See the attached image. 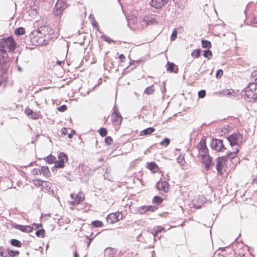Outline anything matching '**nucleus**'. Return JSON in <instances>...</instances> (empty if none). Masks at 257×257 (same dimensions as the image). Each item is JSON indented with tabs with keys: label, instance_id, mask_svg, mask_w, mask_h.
I'll use <instances>...</instances> for the list:
<instances>
[{
	"label": "nucleus",
	"instance_id": "obj_35",
	"mask_svg": "<svg viewBox=\"0 0 257 257\" xmlns=\"http://www.w3.org/2000/svg\"><path fill=\"white\" fill-rule=\"evenodd\" d=\"M201 50L200 49H196L194 50L191 53V56L192 57H195L196 58H198L200 56Z\"/></svg>",
	"mask_w": 257,
	"mask_h": 257
},
{
	"label": "nucleus",
	"instance_id": "obj_57",
	"mask_svg": "<svg viewBox=\"0 0 257 257\" xmlns=\"http://www.w3.org/2000/svg\"><path fill=\"white\" fill-rule=\"evenodd\" d=\"M73 137V134L72 133H70V134H68V137L69 139H71Z\"/></svg>",
	"mask_w": 257,
	"mask_h": 257
},
{
	"label": "nucleus",
	"instance_id": "obj_41",
	"mask_svg": "<svg viewBox=\"0 0 257 257\" xmlns=\"http://www.w3.org/2000/svg\"><path fill=\"white\" fill-rule=\"evenodd\" d=\"M114 252L115 251L113 249L109 248L106 250V253L108 254V257H113L115 254Z\"/></svg>",
	"mask_w": 257,
	"mask_h": 257
},
{
	"label": "nucleus",
	"instance_id": "obj_54",
	"mask_svg": "<svg viewBox=\"0 0 257 257\" xmlns=\"http://www.w3.org/2000/svg\"><path fill=\"white\" fill-rule=\"evenodd\" d=\"M253 22L254 24H257V15L254 16Z\"/></svg>",
	"mask_w": 257,
	"mask_h": 257
},
{
	"label": "nucleus",
	"instance_id": "obj_17",
	"mask_svg": "<svg viewBox=\"0 0 257 257\" xmlns=\"http://www.w3.org/2000/svg\"><path fill=\"white\" fill-rule=\"evenodd\" d=\"M199 151L201 154H208V150L206 145L205 139H201L199 143Z\"/></svg>",
	"mask_w": 257,
	"mask_h": 257
},
{
	"label": "nucleus",
	"instance_id": "obj_53",
	"mask_svg": "<svg viewBox=\"0 0 257 257\" xmlns=\"http://www.w3.org/2000/svg\"><path fill=\"white\" fill-rule=\"evenodd\" d=\"M62 132L64 135H66L67 134V129L65 127H63L62 129Z\"/></svg>",
	"mask_w": 257,
	"mask_h": 257
},
{
	"label": "nucleus",
	"instance_id": "obj_55",
	"mask_svg": "<svg viewBox=\"0 0 257 257\" xmlns=\"http://www.w3.org/2000/svg\"><path fill=\"white\" fill-rule=\"evenodd\" d=\"M70 197H71V198L72 199H73V200H74V199H75V194H74V193H71V194H70Z\"/></svg>",
	"mask_w": 257,
	"mask_h": 257
},
{
	"label": "nucleus",
	"instance_id": "obj_3",
	"mask_svg": "<svg viewBox=\"0 0 257 257\" xmlns=\"http://www.w3.org/2000/svg\"><path fill=\"white\" fill-rule=\"evenodd\" d=\"M243 135L240 133H233L227 138V142L231 147L239 146L241 143Z\"/></svg>",
	"mask_w": 257,
	"mask_h": 257
},
{
	"label": "nucleus",
	"instance_id": "obj_12",
	"mask_svg": "<svg viewBox=\"0 0 257 257\" xmlns=\"http://www.w3.org/2000/svg\"><path fill=\"white\" fill-rule=\"evenodd\" d=\"M156 187L159 191L167 193L169 191V184L165 181H159L156 184Z\"/></svg>",
	"mask_w": 257,
	"mask_h": 257
},
{
	"label": "nucleus",
	"instance_id": "obj_43",
	"mask_svg": "<svg viewBox=\"0 0 257 257\" xmlns=\"http://www.w3.org/2000/svg\"><path fill=\"white\" fill-rule=\"evenodd\" d=\"M206 95V91L205 90H201L199 91L198 95L199 98H204Z\"/></svg>",
	"mask_w": 257,
	"mask_h": 257
},
{
	"label": "nucleus",
	"instance_id": "obj_51",
	"mask_svg": "<svg viewBox=\"0 0 257 257\" xmlns=\"http://www.w3.org/2000/svg\"><path fill=\"white\" fill-rule=\"evenodd\" d=\"M92 25L94 28H96L97 30H98L99 25L98 23L94 21L92 23Z\"/></svg>",
	"mask_w": 257,
	"mask_h": 257
},
{
	"label": "nucleus",
	"instance_id": "obj_8",
	"mask_svg": "<svg viewBox=\"0 0 257 257\" xmlns=\"http://www.w3.org/2000/svg\"><path fill=\"white\" fill-rule=\"evenodd\" d=\"M158 208L156 205H143L137 208V212L140 215L146 213L148 211L155 212Z\"/></svg>",
	"mask_w": 257,
	"mask_h": 257
},
{
	"label": "nucleus",
	"instance_id": "obj_1",
	"mask_svg": "<svg viewBox=\"0 0 257 257\" xmlns=\"http://www.w3.org/2000/svg\"><path fill=\"white\" fill-rule=\"evenodd\" d=\"M16 43L12 37H8L0 39V72H7L9 64L8 55L5 49H9V51L14 52L16 49Z\"/></svg>",
	"mask_w": 257,
	"mask_h": 257
},
{
	"label": "nucleus",
	"instance_id": "obj_37",
	"mask_svg": "<svg viewBox=\"0 0 257 257\" xmlns=\"http://www.w3.org/2000/svg\"><path fill=\"white\" fill-rule=\"evenodd\" d=\"M148 168L151 170H154L158 168L157 165L154 162H150L148 165Z\"/></svg>",
	"mask_w": 257,
	"mask_h": 257
},
{
	"label": "nucleus",
	"instance_id": "obj_46",
	"mask_svg": "<svg viewBox=\"0 0 257 257\" xmlns=\"http://www.w3.org/2000/svg\"><path fill=\"white\" fill-rule=\"evenodd\" d=\"M223 75V71L221 69H219L217 71L216 73V77L217 78L221 77V76Z\"/></svg>",
	"mask_w": 257,
	"mask_h": 257
},
{
	"label": "nucleus",
	"instance_id": "obj_27",
	"mask_svg": "<svg viewBox=\"0 0 257 257\" xmlns=\"http://www.w3.org/2000/svg\"><path fill=\"white\" fill-rule=\"evenodd\" d=\"M163 199L162 197L159 196H155L153 198L152 202L157 205H159L163 202Z\"/></svg>",
	"mask_w": 257,
	"mask_h": 257
},
{
	"label": "nucleus",
	"instance_id": "obj_10",
	"mask_svg": "<svg viewBox=\"0 0 257 257\" xmlns=\"http://www.w3.org/2000/svg\"><path fill=\"white\" fill-rule=\"evenodd\" d=\"M68 6L67 0H58L55 5L56 10L54 13L55 15L56 16L59 15Z\"/></svg>",
	"mask_w": 257,
	"mask_h": 257
},
{
	"label": "nucleus",
	"instance_id": "obj_6",
	"mask_svg": "<svg viewBox=\"0 0 257 257\" xmlns=\"http://www.w3.org/2000/svg\"><path fill=\"white\" fill-rule=\"evenodd\" d=\"M210 146L212 149L217 152H222L226 150L223 140L221 139H213L210 142Z\"/></svg>",
	"mask_w": 257,
	"mask_h": 257
},
{
	"label": "nucleus",
	"instance_id": "obj_59",
	"mask_svg": "<svg viewBox=\"0 0 257 257\" xmlns=\"http://www.w3.org/2000/svg\"><path fill=\"white\" fill-rule=\"evenodd\" d=\"M18 70L20 71V72H21L22 71V68L20 67V66H18Z\"/></svg>",
	"mask_w": 257,
	"mask_h": 257
},
{
	"label": "nucleus",
	"instance_id": "obj_24",
	"mask_svg": "<svg viewBox=\"0 0 257 257\" xmlns=\"http://www.w3.org/2000/svg\"><path fill=\"white\" fill-rule=\"evenodd\" d=\"M202 47L203 48L210 49L211 47V43L209 41L206 40H202L201 41Z\"/></svg>",
	"mask_w": 257,
	"mask_h": 257
},
{
	"label": "nucleus",
	"instance_id": "obj_63",
	"mask_svg": "<svg viewBox=\"0 0 257 257\" xmlns=\"http://www.w3.org/2000/svg\"><path fill=\"white\" fill-rule=\"evenodd\" d=\"M157 235L158 234H155V231H154V236L156 237V236H157Z\"/></svg>",
	"mask_w": 257,
	"mask_h": 257
},
{
	"label": "nucleus",
	"instance_id": "obj_61",
	"mask_svg": "<svg viewBox=\"0 0 257 257\" xmlns=\"http://www.w3.org/2000/svg\"><path fill=\"white\" fill-rule=\"evenodd\" d=\"M62 63V62L60 61H57V64H61V63Z\"/></svg>",
	"mask_w": 257,
	"mask_h": 257
},
{
	"label": "nucleus",
	"instance_id": "obj_38",
	"mask_svg": "<svg viewBox=\"0 0 257 257\" xmlns=\"http://www.w3.org/2000/svg\"><path fill=\"white\" fill-rule=\"evenodd\" d=\"M178 32L176 28L174 29L172 32V35L171 36L170 39L172 41H174L177 36Z\"/></svg>",
	"mask_w": 257,
	"mask_h": 257
},
{
	"label": "nucleus",
	"instance_id": "obj_42",
	"mask_svg": "<svg viewBox=\"0 0 257 257\" xmlns=\"http://www.w3.org/2000/svg\"><path fill=\"white\" fill-rule=\"evenodd\" d=\"M105 143L107 145H109L111 144L113 140L111 137L108 136L106 137L104 139Z\"/></svg>",
	"mask_w": 257,
	"mask_h": 257
},
{
	"label": "nucleus",
	"instance_id": "obj_47",
	"mask_svg": "<svg viewBox=\"0 0 257 257\" xmlns=\"http://www.w3.org/2000/svg\"><path fill=\"white\" fill-rule=\"evenodd\" d=\"M165 86H166V83L165 81H164L163 82V86L161 88V90L162 91V93H163V96L164 95V94H165V92L166 91V89Z\"/></svg>",
	"mask_w": 257,
	"mask_h": 257
},
{
	"label": "nucleus",
	"instance_id": "obj_5",
	"mask_svg": "<svg viewBox=\"0 0 257 257\" xmlns=\"http://www.w3.org/2000/svg\"><path fill=\"white\" fill-rule=\"evenodd\" d=\"M58 160H56V162L54 167L52 168V171L54 168H63L64 167V163L68 161L67 155L63 153L60 152L58 155Z\"/></svg>",
	"mask_w": 257,
	"mask_h": 257
},
{
	"label": "nucleus",
	"instance_id": "obj_49",
	"mask_svg": "<svg viewBox=\"0 0 257 257\" xmlns=\"http://www.w3.org/2000/svg\"><path fill=\"white\" fill-rule=\"evenodd\" d=\"M38 184L39 185H41L42 184L45 183L47 186V187H50L49 185L50 184V183H49V182H47L46 181H42V180H38Z\"/></svg>",
	"mask_w": 257,
	"mask_h": 257
},
{
	"label": "nucleus",
	"instance_id": "obj_19",
	"mask_svg": "<svg viewBox=\"0 0 257 257\" xmlns=\"http://www.w3.org/2000/svg\"><path fill=\"white\" fill-rule=\"evenodd\" d=\"M143 22L147 26L152 25L154 24H157L158 23L155 18H150L149 17H146L143 20Z\"/></svg>",
	"mask_w": 257,
	"mask_h": 257
},
{
	"label": "nucleus",
	"instance_id": "obj_58",
	"mask_svg": "<svg viewBox=\"0 0 257 257\" xmlns=\"http://www.w3.org/2000/svg\"><path fill=\"white\" fill-rule=\"evenodd\" d=\"M74 257H78V254L76 251H75L74 253Z\"/></svg>",
	"mask_w": 257,
	"mask_h": 257
},
{
	"label": "nucleus",
	"instance_id": "obj_14",
	"mask_svg": "<svg viewBox=\"0 0 257 257\" xmlns=\"http://www.w3.org/2000/svg\"><path fill=\"white\" fill-rule=\"evenodd\" d=\"M111 118L113 123L118 125L121 124L122 118L117 109L114 110V112L111 114Z\"/></svg>",
	"mask_w": 257,
	"mask_h": 257
},
{
	"label": "nucleus",
	"instance_id": "obj_18",
	"mask_svg": "<svg viewBox=\"0 0 257 257\" xmlns=\"http://www.w3.org/2000/svg\"><path fill=\"white\" fill-rule=\"evenodd\" d=\"M167 70L171 73L175 72V73H178V68L175 70V68L176 67L175 64L173 62H170L168 61L167 65Z\"/></svg>",
	"mask_w": 257,
	"mask_h": 257
},
{
	"label": "nucleus",
	"instance_id": "obj_60",
	"mask_svg": "<svg viewBox=\"0 0 257 257\" xmlns=\"http://www.w3.org/2000/svg\"><path fill=\"white\" fill-rule=\"evenodd\" d=\"M219 257H224V256L222 254H220V253L218 254Z\"/></svg>",
	"mask_w": 257,
	"mask_h": 257
},
{
	"label": "nucleus",
	"instance_id": "obj_34",
	"mask_svg": "<svg viewBox=\"0 0 257 257\" xmlns=\"http://www.w3.org/2000/svg\"><path fill=\"white\" fill-rule=\"evenodd\" d=\"M91 224L95 227H101L103 226V223L99 220H94L91 222Z\"/></svg>",
	"mask_w": 257,
	"mask_h": 257
},
{
	"label": "nucleus",
	"instance_id": "obj_4",
	"mask_svg": "<svg viewBox=\"0 0 257 257\" xmlns=\"http://www.w3.org/2000/svg\"><path fill=\"white\" fill-rule=\"evenodd\" d=\"M50 28L48 26H43L37 29L36 32L37 34L43 35L44 36V40L43 41L40 42V44L42 45H46L48 44L49 39H51L50 37V34H48L47 33H49V30Z\"/></svg>",
	"mask_w": 257,
	"mask_h": 257
},
{
	"label": "nucleus",
	"instance_id": "obj_56",
	"mask_svg": "<svg viewBox=\"0 0 257 257\" xmlns=\"http://www.w3.org/2000/svg\"><path fill=\"white\" fill-rule=\"evenodd\" d=\"M252 183H257V177H255V178H254L252 180Z\"/></svg>",
	"mask_w": 257,
	"mask_h": 257
},
{
	"label": "nucleus",
	"instance_id": "obj_32",
	"mask_svg": "<svg viewBox=\"0 0 257 257\" xmlns=\"http://www.w3.org/2000/svg\"><path fill=\"white\" fill-rule=\"evenodd\" d=\"M45 231L44 229H38L36 231L35 234L39 237H45Z\"/></svg>",
	"mask_w": 257,
	"mask_h": 257
},
{
	"label": "nucleus",
	"instance_id": "obj_9",
	"mask_svg": "<svg viewBox=\"0 0 257 257\" xmlns=\"http://www.w3.org/2000/svg\"><path fill=\"white\" fill-rule=\"evenodd\" d=\"M216 169L217 173L220 175H223V169L226 164L227 160L224 156L218 157L216 158Z\"/></svg>",
	"mask_w": 257,
	"mask_h": 257
},
{
	"label": "nucleus",
	"instance_id": "obj_30",
	"mask_svg": "<svg viewBox=\"0 0 257 257\" xmlns=\"http://www.w3.org/2000/svg\"><path fill=\"white\" fill-rule=\"evenodd\" d=\"M8 255L9 256L14 257L19 254L20 252L18 250H13L9 248L8 249Z\"/></svg>",
	"mask_w": 257,
	"mask_h": 257
},
{
	"label": "nucleus",
	"instance_id": "obj_7",
	"mask_svg": "<svg viewBox=\"0 0 257 257\" xmlns=\"http://www.w3.org/2000/svg\"><path fill=\"white\" fill-rule=\"evenodd\" d=\"M200 156L202 160V163L204 165L205 170L206 171L211 170V167L213 165L212 157L208 154H201Z\"/></svg>",
	"mask_w": 257,
	"mask_h": 257
},
{
	"label": "nucleus",
	"instance_id": "obj_29",
	"mask_svg": "<svg viewBox=\"0 0 257 257\" xmlns=\"http://www.w3.org/2000/svg\"><path fill=\"white\" fill-rule=\"evenodd\" d=\"M27 115L29 116H30L33 119H36L37 118L36 116V113H35L34 115H33V111L32 109H30L28 108V109H26L25 111Z\"/></svg>",
	"mask_w": 257,
	"mask_h": 257
},
{
	"label": "nucleus",
	"instance_id": "obj_52",
	"mask_svg": "<svg viewBox=\"0 0 257 257\" xmlns=\"http://www.w3.org/2000/svg\"><path fill=\"white\" fill-rule=\"evenodd\" d=\"M0 256L2 257H8V255L7 254L4 253V252L0 250Z\"/></svg>",
	"mask_w": 257,
	"mask_h": 257
},
{
	"label": "nucleus",
	"instance_id": "obj_40",
	"mask_svg": "<svg viewBox=\"0 0 257 257\" xmlns=\"http://www.w3.org/2000/svg\"><path fill=\"white\" fill-rule=\"evenodd\" d=\"M101 38L103 40V41L107 42L109 44H110L111 43L113 42V41L112 39H111L106 35H102L101 36Z\"/></svg>",
	"mask_w": 257,
	"mask_h": 257
},
{
	"label": "nucleus",
	"instance_id": "obj_48",
	"mask_svg": "<svg viewBox=\"0 0 257 257\" xmlns=\"http://www.w3.org/2000/svg\"><path fill=\"white\" fill-rule=\"evenodd\" d=\"M40 170L39 169L37 168H34L32 170V174L34 175H38L39 173H40Z\"/></svg>",
	"mask_w": 257,
	"mask_h": 257
},
{
	"label": "nucleus",
	"instance_id": "obj_25",
	"mask_svg": "<svg viewBox=\"0 0 257 257\" xmlns=\"http://www.w3.org/2000/svg\"><path fill=\"white\" fill-rule=\"evenodd\" d=\"M25 33V28L23 27H19L15 29L14 34L18 36L24 34Z\"/></svg>",
	"mask_w": 257,
	"mask_h": 257
},
{
	"label": "nucleus",
	"instance_id": "obj_11",
	"mask_svg": "<svg viewBox=\"0 0 257 257\" xmlns=\"http://www.w3.org/2000/svg\"><path fill=\"white\" fill-rule=\"evenodd\" d=\"M122 219V215L119 212L110 213L106 217V221L108 223L113 224Z\"/></svg>",
	"mask_w": 257,
	"mask_h": 257
},
{
	"label": "nucleus",
	"instance_id": "obj_21",
	"mask_svg": "<svg viewBox=\"0 0 257 257\" xmlns=\"http://www.w3.org/2000/svg\"><path fill=\"white\" fill-rule=\"evenodd\" d=\"M155 131V129L153 127H148L142 131H141V136H147L151 134Z\"/></svg>",
	"mask_w": 257,
	"mask_h": 257
},
{
	"label": "nucleus",
	"instance_id": "obj_13",
	"mask_svg": "<svg viewBox=\"0 0 257 257\" xmlns=\"http://www.w3.org/2000/svg\"><path fill=\"white\" fill-rule=\"evenodd\" d=\"M169 0H152L150 2L151 7L156 9H160L164 7Z\"/></svg>",
	"mask_w": 257,
	"mask_h": 257
},
{
	"label": "nucleus",
	"instance_id": "obj_31",
	"mask_svg": "<svg viewBox=\"0 0 257 257\" xmlns=\"http://www.w3.org/2000/svg\"><path fill=\"white\" fill-rule=\"evenodd\" d=\"M203 56L204 57L208 58V60H209L212 56V53L209 49H207L203 51Z\"/></svg>",
	"mask_w": 257,
	"mask_h": 257
},
{
	"label": "nucleus",
	"instance_id": "obj_62",
	"mask_svg": "<svg viewBox=\"0 0 257 257\" xmlns=\"http://www.w3.org/2000/svg\"><path fill=\"white\" fill-rule=\"evenodd\" d=\"M71 133H72L73 134H75V131L74 130H72L71 131Z\"/></svg>",
	"mask_w": 257,
	"mask_h": 257
},
{
	"label": "nucleus",
	"instance_id": "obj_15",
	"mask_svg": "<svg viewBox=\"0 0 257 257\" xmlns=\"http://www.w3.org/2000/svg\"><path fill=\"white\" fill-rule=\"evenodd\" d=\"M12 226L14 228L19 229L24 232H32L33 230V227L29 225H22L16 223H14L12 225Z\"/></svg>",
	"mask_w": 257,
	"mask_h": 257
},
{
	"label": "nucleus",
	"instance_id": "obj_36",
	"mask_svg": "<svg viewBox=\"0 0 257 257\" xmlns=\"http://www.w3.org/2000/svg\"><path fill=\"white\" fill-rule=\"evenodd\" d=\"M170 143V140L167 138H165L162 141L160 142V145L163 146L167 147Z\"/></svg>",
	"mask_w": 257,
	"mask_h": 257
},
{
	"label": "nucleus",
	"instance_id": "obj_16",
	"mask_svg": "<svg viewBox=\"0 0 257 257\" xmlns=\"http://www.w3.org/2000/svg\"><path fill=\"white\" fill-rule=\"evenodd\" d=\"M85 198L84 194L82 192H79L75 196L74 200L70 202V204L73 206H75L79 204L81 202L83 201Z\"/></svg>",
	"mask_w": 257,
	"mask_h": 257
},
{
	"label": "nucleus",
	"instance_id": "obj_28",
	"mask_svg": "<svg viewBox=\"0 0 257 257\" xmlns=\"http://www.w3.org/2000/svg\"><path fill=\"white\" fill-rule=\"evenodd\" d=\"M11 244L14 246L18 247H21L22 244L20 240L16 239H11Z\"/></svg>",
	"mask_w": 257,
	"mask_h": 257
},
{
	"label": "nucleus",
	"instance_id": "obj_22",
	"mask_svg": "<svg viewBox=\"0 0 257 257\" xmlns=\"http://www.w3.org/2000/svg\"><path fill=\"white\" fill-rule=\"evenodd\" d=\"M43 174L44 176L47 177L49 176L51 174L49 169L47 166L42 167L40 172V174Z\"/></svg>",
	"mask_w": 257,
	"mask_h": 257
},
{
	"label": "nucleus",
	"instance_id": "obj_33",
	"mask_svg": "<svg viewBox=\"0 0 257 257\" xmlns=\"http://www.w3.org/2000/svg\"><path fill=\"white\" fill-rule=\"evenodd\" d=\"M153 85L146 88L144 91V93L148 95L153 94L154 92V89H153Z\"/></svg>",
	"mask_w": 257,
	"mask_h": 257
},
{
	"label": "nucleus",
	"instance_id": "obj_39",
	"mask_svg": "<svg viewBox=\"0 0 257 257\" xmlns=\"http://www.w3.org/2000/svg\"><path fill=\"white\" fill-rule=\"evenodd\" d=\"M99 134L101 137H105L107 134V130L104 127H101L99 130Z\"/></svg>",
	"mask_w": 257,
	"mask_h": 257
},
{
	"label": "nucleus",
	"instance_id": "obj_44",
	"mask_svg": "<svg viewBox=\"0 0 257 257\" xmlns=\"http://www.w3.org/2000/svg\"><path fill=\"white\" fill-rule=\"evenodd\" d=\"M163 230H164V228L162 226H158L154 229V231H155V234H158L159 233L161 232Z\"/></svg>",
	"mask_w": 257,
	"mask_h": 257
},
{
	"label": "nucleus",
	"instance_id": "obj_26",
	"mask_svg": "<svg viewBox=\"0 0 257 257\" xmlns=\"http://www.w3.org/2000/svg\"><path fill=\"white\" fill-rule=\"evenodd\" d=\"M177 162L181 166H183L186 162L184 159V156L180 154L179 156L177 158Z\"/></svg>",
	"mask_w": 257,
	"mask_h": 257
},
{
	"label": "nucleus",
	"instance_id": "obj_20",
	"mask_svg": "<svg viewBox=\"0 0 257 257\" xmlns=\"http://www.w3.org/2000/svg\"><path fill=\"white\" fill-rule=\"evenodd\" d=\"M238 152L239 149L238 148H236L234 151L228 152L226 155L224 156V157L226 158L227 160L228 159L232 160L236 156Z\"/></svg>",
	"mask_w": 257,
	"mask_h": 257
},
{
	"label": "nucleus",
	"instance_id": "obj_50",
	"mask_svg": "<svg viewBox=\"0 0 257 257\" xmlns=\"http://www.w3.org/2000/svg\"><path fill=\"white\" fill-rule=\"evenodd\" d=\"M119 59L121 62H123L125 61V57L123 54H121L119 55Z\"/></svg>",
	"mask_w": 257,
	"mask_h": 257
},
{
	"label": "nucleus",
	"instance_id": "obj_45",
	"mask_svg": "<svg viewBox=\"0 0 257 257\" xmlns=\"http://www.w3.org/2000/svg\"><path fill=\"white\" fill-rule=\"evenodd\" d=\"M67 109V106L66 105H62L58 108V110L60 112H64Z\"/></svg>",
	"mask_w": 257,
	"mask_h": 257
},
{
	"label": "nucleus",
	"instance_id": "obj_2",
	"mask_svg": "<svg viewBox=\"0 0 257 257\" xmlns=\"http://www.w3.org/2000/svg\"><path fill=\"white\" fill-rule=\"evenodd\" d=\"M246 101H253L257 99V84L250 83L241 92Z\"/></svg>",
	"mask_w": 257,
	"mask_h": 257
},
{
	"label": "nucleus",
	"instance_id": "obj_64",
	"mask_svg": "<svg viewBox=\"0 0 257 257\" xmlns=\"http://www.w3.org/2000/svg\"><path fill=\"white\" fill-rule=\"evenodd\" d=\"M35 10L36 11V13H37L36 9H35Z\"/></svg>",
	"mask_w": 257,
	"mask_h": 257
},
{
	"label": "nucleus",
	"instance_id": "obj_23",
	"mask_svg": "<svg viewBox=\"0 0 257 257\" xmlns=\"http://www.w3.org/2000/svg\"><path fill=\"white\" fill-rule=\"evenodd\" d=\"M44 159L49 164H51L53 163L55 164L56 158V157L50 154V155L47 156Z\"/></svg>",
	"mask_w": 257,
	"mask_h": 257
}]
</instances>
